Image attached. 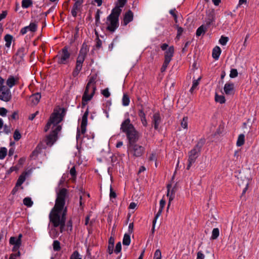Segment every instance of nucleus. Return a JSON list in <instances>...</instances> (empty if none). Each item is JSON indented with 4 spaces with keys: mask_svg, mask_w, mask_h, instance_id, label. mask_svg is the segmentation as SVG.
Returning a JSON list of instances; mask_svg holds the SVG:
<instances>
[{
    "mask_svg": "<svg viewBox=\"0 0 259 259\" xmlns=\"http://www.w3.org/2000/svg\"><path fill=\"white\" fill-rule=\"evenodd\" d=\"M100 13H101V11L99 10H98L97 12H96V16H95V20H96V23L99 22V21H100Z\"/></svg>",
    "mask_w": 259,
    "mask_h": 259,
    "instance_id": "53",
    "label": "nucleus"
},
{
    "mask_svg": "<svg viewBox=\"0 0 259 259\" xmlns=\"http://www.w3.org/2000/svg\"><path fill=\"white\" fill-rule=\"evenodd\" d=\"M245 141V136L243 134H240L239 135L236 145L237 146L240 147L242 146Z\"/></svg>",
    "mask_w": 259,
    "mask_h": 259,
    "instance_id": "23",
    "label": "nucleus"
},
{
    "mask_svg": "<svg viewBox=\"0 0 259 259\" xmlns=\"http://www.w3.org/2000/svg\"><path fill=\"white\" fill-rule=\"evenodd\" d=\"M53 249L55 251H59L61 249L60 243L58 240H55L53 244Z\"/></svg>",
    "mask_w": 259,
    "mask_h": 259,
    "instance_id": "38",
    "label": "nucleus"
},
{
    "mask_svg": "<svg viewBox=\"0 0 259 259\" xmlns=\"http://www.w3.org/2000/svg\"><path fill=\"white\" fill-rule=\"evenodd\" d=\"M234 85L233 83H227L224 86V92L226 95H230L234 93Z\"/></svg>",
    "mask_w": 259,
    "mask_h": 259,
    "instance_id": "18",
    "label": "nucleus"
},
{
    "mask_svg": "<svg viewBox=\"0 0 259 259\" xmlns=\"http://www.w3.org/2000/svg\"><path fill=\"white\" fill-rule=\"evenodd\" d=\"M121 249V244L120 242H118L115 246V248L114 249V252L116 254L120 252Z\"/></svg>",
    "mask_w": 259,
    "mask_h": 259,
    "instance_id": "46",
    "label": "nucleus"
},
{
    "mask_svg": "<svg viewBox=\"0 0 259 259\" xmlns=\"http://www.w3.org/2000/svg\"><path fill=\"white\" fill-rule=\"evenodd\" d=\"M13 36L10 34H6L4 37V39L6 41V46L7 48H9L11 45Z\"/></svg>",
    "mask_w": 259,
    "mask_h": 259,
    "instance_id": "24",
    "label": "nucleus"
},
{
    "mask_svg": "<svg viewBox=\"0 0 259 259\" xmlns=\"http://www.w3.org/2000/svg\"><path fill=\"white\" fill-rule=\"evenodd\" d=\"M12 98L10 89L6 86H3L0 89V100L5 102L9 101Z\"/></svg>",
    "mask_w": 259,
    "mask_h": 259,
    "instance_id": "8",
    "label": "nucleus"
},
{
    "mask_svg": "<svg viewBox=\"0 0 259 259\" xmlns=\"http://www.w3.org/2000/svg\"><path fill=\"white\" fill-rule=\"evenodd\" d=\"M126 135L128 140V144L136 143L139 139L138 133L135 128L127 133Z\"/></svg>",
    "mask_w": 259,
    "mask_h": 259,
    "instance_id": "9",
    "label": "nucleus"
},
{
    "mask_svg": "<svg viewBox=\"0 0 259 259\" xmlns=\"http://www.w3.org/2000/svg\"><path fill=\"white\" fill-rule=\"evenodd\" d=\"M70 53L68 51V48L67 46L64 47L58 54L55 57L57 59V62L59 64H66L69 62Z\"/></svg>",
    "mask_w": 259,
    "mask_h": 259,
    "instance_id": "6",
    "label": "nucleus"
},
{
    "mask_svg": "<svg viewBox=\"0 0 259 259\" xmlns=\"http://www.w3.org/2000/svg\"><path fill=\"white\" fill-rule=\"evenodd\" d=\"M205 142L204 139H201L198 142L197 144L189 153L188 164L187 167V169H189L191 166L194 163L198 157L202 146Z\"/></svg>",
    "mask_w": 259,
    "mask_h": 259,
    "instance_id": "5",
    "label": "nucleus"
},
{
    "mask_svg": "<svg viewBox=\"0 0 259 259\" xmlns=\"http://www.w3.org/2000/svg\"><path fill=\"white\" fill-rule=\"evenodd\" d=\"M66 109L65 108H60L59 110V115L62 116V119L63 118V117L64 116L65 113H66Z\"/></svg>",
    "mask_w": 259,
    "mask_h": 259,
    "instance_id": "54",
    "label": "nucleus"
},
{
    "mask_svg": "<svg viewBox=\"0 0 259 259\" xmlns=\"http://www.w3.org/2000/svg\"><path fill=\"white\" fill-rule=\"evenodd\" d=\"M95 78L91 77L87 84L82 98V104L85 105L93 97L96 90Z\"/></svg>",
    "mask_w": 259,
    "mask_h": 259,
    "instance_id": "4",
    "label": "nucleus"
},
{
    "mask_svg": "<svg viewBox=\"0 0 259 259\" xmlns=\"http://www.w3.org/2000/svg\"><path fill=\"white\" fill-rule=\"evenodd\" d=\"M156 156L155 153H151L150 157H149V161H156ZM155 166L157 167V163L155 162Z\"/></svg>",
    "mask_w": 259,
    "mask_h": 259,
    "instance_id": "48",
    "label": "nucleus"
},
{
    "mask_svg": "<svg viewBox=\"0 0 259 259\" xmlns=\"http://www.w3.org/2000/svg\"><path fill=\"white\" fill-rule=\"evenodd\" d=\"M134 128V125L131 123L130 119L129 118H127L122 122L120 130L123 133L126 134Z\"/></svg>",
    "mask_w": 259,
    "mask_h": 259,
    "instance_id": "10",
    "label": "nucleus"
},
{
    "mask_svg": "<svg viewBox=\"0 0 259 259\" xmlns=\"http://www.w3.org/2000/svg\"><path fill=\"white\" fill-rule=\"evenodd\" d=\"M128 151L129 153L134 157H140L143 154L145 151V148L136 143L128 144Z\"/></svg>",
    "mask_w": 259,
    "mask_h": 259,
    "instance_id": "7",
    "label": "nucleus"
},
{
    "mask_svg": "<svg viewBox=\"0 0 259 259\" xmlns=\"http://www.w3.org/2000/svg\"><path fill=\"white\" fill-rule=\"evenodd\" d=\"M249 179L246 180L245 182V187L244 188V189H243V190L242 191V195H241V197H242V196L245 193L246 191H247V190L248 189V185H249Z\"/></svg>",
    "mask_w": 259,
    "mask_h": 259,
    "instance_id": "50",
    "label": "nucleus"
},
{
    "mask_svg": "<svg viewBox=\"0 0 259 259\" xmlns=\"http://www.w3.org/2000/svg\"><path fill=\"white\" fill-rule=\"evenodd\" d=\"M16 80L13 76L10 77L7 80V84L9 88H12L15 84Z\"/></svg>",
    "mask_w": 259,
    "mask_h": 259,
    "instance_id": "29",
    "label": "nucleus"
},
{
    "mask_svg": "<svg viewBox=\"0 0 259 259\" xmlns=\"http://www.w3.org/2000/svg\"><path fill=\"white\" fill-rule=\"evenodd\" d=\"M221 50L219 47L216 46L212 50V56L215 60H218L221 54Z\"/></svg>",
    "mask_w": 259,
    "mask_h": 259,
    "instance_id": "21",
    "label": "nucleus"
},
{
    "mask_svg": "<svg viewBox=\"0 0 259 259\" xmlns=\"http://www.w3.org/2000/svg\"><path fill=\"white\" fill-rule=\"evenodd\" d=\"M57 138L58 137L56 135V133L51 132L50 134L47 137L45 141L48 146H52L56 141Z\"/></svg>",
    "mask_w": 259,
    "mask_h": 259,
    "instance_id": "13",
    "label": "nucleus"
},
{
    "mask_svg": "<svg viewBox=\"0 0 259 259\" xmlns=\"http://www.w3.org/2000/svg\"><path fill=\"white\" fill-rule=\"evenodd\" d=\"M32 5L31 0H23L22 2V7L23 8H27Z\"/></svg>",
    "mask_w": 259,
    "mask_h": 259,
    "instance_id": "32",
    "label": "nucleus"
},
{
    "mask_svg": "<svg viewBox=\"0 0 259 259\" xmlns=\"http://www.w3.org/2000/svg\"><path fill=\"white\" fill-rule=\"evenodd\" d=\"M102 46V41L98 37L96 38V47L97 49H99Z\"/></svg>",
    "mask_w": 259,
    "mask_h": 259,
    "instance_id": "56",
    "label": "nucleus"
},
{
    "mask_svg": "<svg viewBox=\"0 0 259 259\" xmlns=\"http://www.w3.org/2000/svg\"><path fill=\"white\" fill-rule=\"evenodd\" d=\"M7 149L5 147H2L0 149V159H3L6 156Z\"/></svg>",
    "mask_w": 259,
    "mask_h": 259,
    "instance_id": "39",
    "label": "nucleus"
},
{
    "mask_svg": "<svg viewBox=\"0 0 259 259\" xmlns=\"http://www.w3.org/2000/svg\"><path fill=\"white\" fill-rule=\"evenodd\" d=\"M204 254L200 251L197 253V259H204Z\"/></svg>",
    "mask_w": 259,
    "mask_h": 259,
    "instance_id": "64",
    "label": "nucleus"
},
{
    "mask_svg": "<svg viewBox=\"0 0 259 259\" xmlns=\"http://www.w3.org/2000/svg\"><path fill=\"white\" fill-rule=\"evenodd\" d=\"M175 52L174 47L173 46L169 47L164 53V60H168L170 62Z\"/></svg>",
    "mask_w": 259,
    "mask_h": 259,
    "instance_id": "16",
    "label": "nucleus"
},
{
    "mask_svg": "<svg viewBox=\"0 0 259 259\" xmlns=\"http://www.w3.org/2000/svg\"><path fill=\"white\" fill-rule=\"evenodd\" d=\"M238 71L236 69H232L230 71V77L231 78H235L238 76Z\"/></svg>",
    "mask_w": 259,
    "mask_h": 259,
    "instance_id": "44",
    "label": "nucleus"
},
{
    "mask_svg": "<svg viewBox=\"0 0 259 259\" xmlns=\"http://www.w3.org/2000/svg\"><path fill=\"white\" fill-rule=\"evenodd\" d=\"M170 62V61H168V60H164V61L163 63V65L161 68V71L162 72H164L165 71V70L166 69V68L169 64V63Z\"/></svg>",
    "mask_w": 259,
    "mask_h": 259,
    "instance_id": "47",
    "label": "nucleus"
},
{
    "mask_svg": "<svg viewBox=\"0 0 259 259\" xmlns=\"http://www.w3.org/2000/svg\"><path fill=\"white\" fill-rule=\"evenodd\" d=\"M161 251L159 249H157L154 253L153 259H161Z\"/></svg>",
    "mask_w": 259,
    "mask_h": 259,
    "instance_id": "45",
    "label": "nucleus"
},
{
    "mask_svg": "<svg viewBox=\"0 0 259 259\" xmlns=\"http://www.w3.org/2000/svg\"><path fill=\"white\" fill-rule=\"evenodd\" d=\"M122 105L124 106H126L129 105L130 103V98L128 96L127 94H124L122 97Z\"/></svg>",
    "mask_w": 259,
    "mask_h": 259,
    "instance_id": "31",
    "label": "nucleus"
},
{
    "mask_svg": "<svg viewBox=\"0 0 259 259\" xmlns=\"http://www.w3.org/2000/svg\"><path fill=\"white\" fill-rule=\"evenodd\" d=\"M162 210H163V208H161V207L159 208V210L157 212V214H156V215L154 218V219L153 220H156V221L157 220L158 218L161 215Z\"/></svg>",
    "mask_w": 259,
    "mask_h": 259,
    "instance_id": "58",
    "label": "nucleus"
},
{
    "mask_svg": "<svg viewBox=\"0 0 259 259\" xmlns=\"http://www.w3.org/2000/svg\"><path fill=\"white\" fill-rule=\"evenodd\" d=\"M214 20V17L212 13L209 14L206 19V24L207 26L210 25Z\"/></svg>",
    "mask_w": 259,
    "mask_h": 259,
    "instance_id": "26",
    "label": "nucleus"
},
{
    "mask_svg": "<svg viewBox=\"0 0 259 259\" xmlns=\"http://www.w3.org/2000/svg\"><path fill=\"white\" fill-rule=\"evenodd\" d=\"M121 12V9L118 7H115L107 18V29L109 31L114 32L118 27V18Z\"/></svg>",
    "mask_w": 259,
    "mask_h": 259,
    "instance_id": "2",
    "label": "nucleus"
},
{
    "mask_svg": "<svg viewBox=\"0 0 259 259\" xmlns=\"http://www.w3.org/2000/svg\"><path fill=\"white\" fill-rule=\"evenodd\" d=\"M207 30V28L204 25H201L200 26L196 31V35L197 36H200L202 34L205 33L206 31Z\"/></svg>",
    "mask_w": 259,
    "mask_h": 259,
    "instance_id": "25",
    "label": "nucleus"
},
{
    "mask_svg": "<svg viewBox=\"0 0 259 259\" xmlns=\"http://www.w3.org/2000/svg\"><path fill=\"white\" fill-rule=\"evenodd\" d=\"M116 40L114 39L112 42L108 46V50L111 51L114 46L115 42Z\"/></svg>",
    "mask_w": 259,
    "mask_h": 259,
    "instance_id": "62",
    "label": "nucleus"
},
{
    "mask_svg": "<svg viewBox=\"0 0 259 259\" xmlns=\"http://www.w3.org/2000/svg\"><path fill=\"white\" fill-rule=\"evenodd\" d=\"M188 120V117L186 116V117H183V120L181 122V125L183 128H184L185 129L187 128Z\"/></svg>",
    "mask_w": 259,
    "mask_h": 259,
    "instance_id": "36",
    "label": "nucleus"
},
{
    "mask_svg": "<svg viewBox=\"0 0 259 259\" xmlns=\"http://www.w3.org/2000/svg\"><path fill=\"white\" fill-rule=\"evenodd\" d=\"M70 174L72 177H74L76 176V170L74 166L71 168L70 170Z\"/></svg>",
    "mask_w": 259,
    "mask_h": 259,
    "instance_id": "60",
    "label": "nucleus"
},
{
    "mask_svg": "<svg viewBox=\"0 0 259 259\" xmlns=\"http://www.w3.org/2000/svg\"><path fill=\"white\" fill-rule=\"evenodd\" d=\"M13 138L16 141L19 140L21 138V134L18 130H16L14 133Z\"/></svg>",
    "mask_w": 259,
    "mask_h": 259,
    "instance_id": "41",
    "label": "nucleus"
},
{
    "mask_svg": "<svg viewBox=\"0 0 259 259\" xmlns=\"http://www.w3.org/2000/svg\"><path fill=\"white\" fill-rule=\"evenodd\" d=\"M220 234L219 229L218 228H214L213 229L212 231V235L211 236V239L214 240L218 238Z\"/></svg>",
    "mask_w": 259,
    "mask_h": 259,
    "instance_id": "30",
    "label": "nucleus"
},
{
    "mask_svg": "<svg viewBox=\"0 0 259 259\" xmlns=\"http://www.w3.org/2000/svg\"><path fill=\"white\" fill-rule=\"evenodd\" d=\"M89 114L88 110H87L82 117V120L80 125L81 133L84 134L86 132V126L88 122V116Z\"/></svg>",
    "mask_w": 259,
    "mask_h": 259,
    "instance_id": "12",
    "label": "nucleus"
},
{
    "mask_svg": "<svg viewBox=\"0 0 259 259\" xmlns=\"http://www.w3.org/2000/svg\"><path fill=\"white\" fill-rule=\"evenodd\" d=\"M161 122V117L158 113H155L153 116L152 122L154 125V128L157 130L158 125Z\"/></svg>",
    "mask_w": 259,
    "mask_h": 259,
    "instance_id": "19",
    "label": "nucleus"
},
{
    "mask_svg": "<svg viewBox=\"0 0 259 259\" xmlns=\"http://www.w3.org/2000/svg\"><path fill=\"white\" fill-rule=\"evenodd\" d=\"M116 193L113 191L111 186H110V198H116Z\"/></svg>",
    "mask_w": 259,
    "mask_h": 259,
    "instance_id": "52",
    "label": "nucleus"
},
{
    "mask_svg": "<svg viewBox=\"0 0 259 259\" xmlns=\"http://www.w3.org/2000/svg\"><path fill=\"white\" fill-rule=\"evenodd\" d=\"M59 111H55L52 114L50 118L49 121L51 122L52 124H57L60 122L62 119V116H60Z\"/></svg>",
    "mask_w": 259,
    "mask_h": 259,
    "instance_id": "11",
    "label": "nucleus"
},
{
    "mask_svg": "<svg viewBox=\"0 0 259 259\" xmlns=\"http://www.w3.org/2000/svg\"><path fill=\"white\" fill-rule=\"evenodd\" d=\"M89 51V46L85 43H83L77 58L76 66L72 72V75L74 77H76L81 70L82 63H83Z\"/></svg>",
    "mask_w": 259,
    "mask_h": 259,
    "instance_id": "3",
    "label": "nucleus"
},
{
    "mask_svg": "<svg viewBox=\"0 0 259 259\" xmlns=\"http://www.w3.org/2000/svg\"><path fill=\"white\" fill-rule=\"evenodd\" d=\"M118 2L119 4V6H116V7H118L119 8H122L125 4V3L126 2V0H118Z\"/></svg>",
    "mask_w": 259,
    "mask_h": 259,
    "instance_id": "55",
    "label": "nucleus"
},
{
    "mask_svg": "<svg viewBox=\"0 0 259 259\" xmlns=\"http://www.w3.org/2000/svg\"><path fill=\"white\" fill-rule=\"evenodd\" d=\"M134 229V224L133 223H130L128 226V233L131 234L133 233Z\"/></svg>",
    "mask_w": 259,
    "mask_h": 259,
    "instance_id": "61",
    "label": "nucleus"
},
{
    "mask_svg": "<svg viewBox=\"0 0 259 259\" xmlns=\"http://www.w3.org/2000/svg\"><path fill=\"white\" fill-rule=\"evenodd\" d=\"M171 187V184H168L167 186V196L169 197V202L168 204L167 209L168 208L170 202L171 201H172L175 198V194L176 192V189L175 187H174L171 190L170 188Z\"/></svg>",
    "mask_w": 259,
    "mask_h": 259,
    "instance_id": "14",
    "label": "nucleus"
},
{
    "mask_svg": "<svg viewBox=\"0 0 259 259\" xmlns=\"http://www.w3.org/2000/svg\"><path fill=\"white\" fill-rule=\"evenodd\" d=\"M25 49L24 48H20L17 53L16 55L18 56L20 59H22L25 55Z\"/></svg>",
    "mask_w": 259,
    "mask_h": 259,
    "instance_id": "37",
    "label": "nucleus"
},
{
    "mask_svg": "<svg viewBox=\"0 0 259 259\" xmlns=\"http://www.w3.org/2000/svg\"><path fill=\"white\" fill-rule=\"evenodd\" d=\"M25 181V176L22 174V175H21L18 179L17 180V183H16V187H19Z\"/></svg>",
    "mask_w": 259,
    "mask_h": 259,
    "instance_id": "28",
    "label": "nucleus"
},
{
    "mask_svg": "<svg viewBox=\"0 0 259 259\" xmlns=\"http://www.w3.org/2000/svg\"><path fill=\"white\" fill-rule=\"evenodd\" d=\"M23 203L25 205L30 207L33 204V201L29 197H26L23 199Z\"/></svg>",
    "mask_w": 259,
    "mask_h": 259,
    "instance_id": "35",
    "label": "nucleus"
},
{
    "mask_svg": "<svg viewBox=\"0 0 259 259\" xmlns=\"http://www.w3.org/2000/svg\"><path fill=\"white\" fill-rule=\"evenodd\" d=\"M133 13L131 10H128L124 15L123 23L124 25H126L128 23L133 20Z\"/></svg>",
    "mask_w": 259,
    "mask_h": 259,
    "instance_id": "17",
    "label": "nucleus"
},
{
    "mask_svg": "<svg viewBox=\"0 0 259 259\" xmlns=\"http://www.w3.org/2000/svg\"><path fill=\"white\" fill-rule=\"evenodd\" d=\"M4 131L6 134H8L9 133H10L11 132L10 127L9 126H8L7 125H5L4 126Z\"/></svg>",
    "mask_w": 259,
    "mask_h": 259,
    "instance_id": "63",
    "label": "nucleus"
},
{
    "mask_svg": "<svg viewBox=\"0 0 259 259\" xmlns=\"http://www.w3.org/2000/svg\"><path fill=\"white\" fill-rule=\"evenodd\" d=\"M70 259H82L80 255L77 251H75L71 254Z\"/></svg>",
    "mask_w": 259,
    "mask_h": 259,
    "instance_id": "40",
    "label": "nucleus"
},
{
    "mask_svg": "<svg viewBox=\"0 0 259 259\" xmlns=\"http://www.w3.org/2000/svg\"><path fill=\"white\" fill-rule=\"evenodd\" d=\"M114 245H108V252L111 254L113 252Z\"/></svg>",
    "mask_w": 259,
    "mask_h": 259,
    "instance_id": "59",
    "label": "nucleus"
},
{
    "mask_svg": "<svg viewBox=\"0 0 259 259\" xmlns=\"http://www.w3.org/2000/svg\"><path fill=\"white\" fill-rule=\"evenodd\" d=\"M26 27L28 28V31L35 32L37 29V25L35 23L31 22L30 23L29 26H26Z\"/></svg>",
    "mask_w": 259,
    "mask_h": 259,
    "instance_id": "34",
    "label": "nucleus"
},
{
    "mask_svg": "<svg viewBox=\"0 0 259 259\" xmlns=\"http://www.w3.org/2000/svg\"><path fill=\"white\" fill-rule=\"evenodd\" d=\"M229 40V38L228 37H225V36H222L221 38L219 40V42L220 43L224 46V45H226L227 42H228Z\"/></svg>",
    "mask_w": 259,
    "mask_h": 259,
    "instance_id": "43",
    "label": "nucleus"
},
{
    "mask_svg": "<svg viewBox=\"0 0 259 259\" xmlns=\"http://www.w3.org/2000/svg\"><path fill=\"white\" fill-rule=\"evenodd\" d=\"M200 79V78H199L197 80H194L193 82L192 87L190 89V92L192 93L193 91L196 89L197 85L199 84V80Z\"/></svg>",
    "mask_w": 259,
    "mask_h": 259,
    "instance_id": "42",
    "label": "nucleus"
},
{
    "mask_svg": "<svg viewBox=\"0 0 259 259\" xmlns=\"http://www.w3.org/2000/svg\"><path fill=\"white\" fill-rule=\"evenodd\" d=\"M215 100L216 102H219L221 104L224 103L225 102V98L224 96L218 95V94H215Z\"/></svg>",
    "mask_w": 259,
    "mask_h": 259,
    "instance_id": "33",
    "label": "nucleus"
},
{
    "mask_svg": "<svg viewBox=\"0 0 259 259\" xmlns=\"http://www.w3.org/2000/svg\"><path fill=\"white\" fill-rule=\"evenodd\" d=\"M177 31H178V33H177V37H179L183 31V28L177 26Z\"/></svg>",
    "mask_w": 259,
    "mask_h": 259,
    "instance_id": "57",
    "label": "nucleus"
},
{
    "mask_svg": "<svg viewBox=\"0 0 259 259\" xmlns=\"http://www.w3.org/2000/svg\"><path fill=\"white\" fill-rule=\"evenodd\" d=\"M41 98V95L39 93H37L34 94L32 95L29 97V101L32 105H35L38 104L39 102L40 99Z\"/></svg>",
    "mask_w": 259,
    "mask_h": 259,
    "instance_id": "15",
    "label": "nucleus"
},
{
    "mask_svg": "<svg viewBox=\"0 0 259 259\" xmlns=\"http://www.w3.org/2000/svg\"><path fill=\"white\" fill-rule=\"evenodd\" d=\"M81 4L80 2L76 1L74 3L71 10V14L73 17H75L76 16L77 11H79L80 9Z\"/></svg>",
    "mask_w": 259,
    "mask_h": 259,
    "instance_id": "20",
    "label": "nucleus"
},
{
    "mask_svg": "<svg viewBox=\"0 0 259 259\" xmlns=\"http://www.w3.org/2000/svg\"><path fill=\"white\" fill-rule=\"evenodd\" d=\"M10 243L11 244L16 245V247H20L21 245V242L18 241L15 237H11L10 238Z\"/></svg>",
    "mask_w": 259,
    "mask_h": 259,
    "instance_id": "22",
    "label": "nucleus"
},
{
    "mask_svg": "<svg viewBox=\"0 0 259 259\" xmlns=\"http://www.w3.org/2000/svg\"><path fill=\"white\" fill-rule=\"evenodd\" d=\"M131 243V237L129 234H125L122 241V243L124 245L128 246Z\"/></svg>",
    "mask_w": 259,
    "mask_h": 259,
    "instance_id": "27",
    "label": "nucleus"
},
{
    "mask_svg": "<svg viewBox=\"0 0 259 259\" xmlns=\"http://www.w3.org/2000/svg\"><path fill=\"white\" fill-rule=\"evenodd\" d=\"M8 110L3 107H0V115L2 116H5L7 115Z\"/></svg>",
    "mask_w": 259,
    "mask_h": 259,
    "instance_id": "51",
    "label": "nucleus"
},
{
    "mask_svg": "<svg viewBox=\"0 0 259 259\" xmlns=\"http://www.w3.org/2000/svg\"><path fill=\"white\" fill-rule=\"evenodd\" d=\"M67 196L68 190L65 188L61 189L57 194L55 206L49 215L50 222L55 227L60 226L61 232H63L65 225L67 207L64 208V205Z\"/></svg>",
    "mask_w": 259,
    "mask_h": 259,
    "instance_id": "1",
    "label": "nucleus"
},
{
    "mask_svg": "<svg viewBox=\"0 0 259 259\" xmlns=\"http://www.w3.org/2000/svg\"><path fill=\"white\" fill-rule=\"evenodd\" d=\"M102 94L106 98H108L110 96V93H109L108 88L103 90L102 91Z\"/></svg>",
    "mask_w": 259,
    "mask_h": 259,
    "instance_id": "49",
    "label": "nucleus"
}]
</instances>
